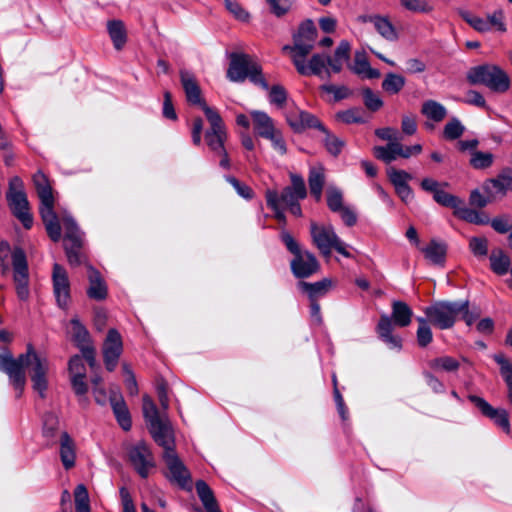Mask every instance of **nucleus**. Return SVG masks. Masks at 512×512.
<instances>
[{
	"mask_svg": "<svg viewBox=\"0 0 512 512\" xmlns=\"http://www.w3.org/2000/svg\"><path fill=\"white\" fill-rule=\"evenodd\" d=\"M26 368L29 370L33 389L43 398L48 387L47 357L37 353L31 344L27 345L26 353L20 354L18 358H13L9 352L0 354V370L8 375L10 382L18 390V396L22 394L26 384Z\"/></svg>",
	"mask_w": 512,
	"mask_h": 512,
	"instance_id": "nucleus-1",
	"label": "nucleus"
},
{
	"mask_svg": "<svg viewBox=\"0 0 512 512\" xmlns=\"http://www.w3.org/2000/svg\"><path fill=\"white\" fill-rule=\"evenodd\" d=\"M33 182L40 199V215L50 239L54 242L60 240L59 219L54 211V197L47 177L42 172L33 176Z\"/></svg>",
	"mask_w": 512,
	"mask_h": 512,
	"instance_id": "nucleus-2",
	"label": "nucleus"
},
{
	"mask_svg": "<svg viewBox=\"0 0 512 512\" xmlns=\"http://www.w3.org/2000/svg\"><path fill=\"white\" fill-rule=\"evenodd\" d=\"M413 311L409 305L403 301H393L391 318L383 314L381 315L377 333L379 337L392 348H401V338L392 334L393 323L399 327H407L410 325Z\"/></svg>",
	"mask_w": 512,
	"mask_h": 512,
	"instance_id": "nucleus-3",
	"label": "nucleus"
},
{
	"mask_svg": "<svg viewBox=\"0 0 512 512\" xmlns=\"http://www.w3.org/2000/svg\"><path fill=\"white\" fill-rule=\"evenodd\" d=\"M227 78L232 82H243L249 78L252 83L268 89V83L262 75L261 66L247 54L232 53L227 70Z\"/></svg>",
	"mask_w": 512,
	"mask_h": 512,
	"instance_id": "nucleus-4",
	"label": "nucleus"
},
{
	"mask_svg": "<svg viewBox=\"0 0 512 512\" xmlns=\"http://www.w3.org/2000/svg\"><path fill=\"white\" fill-rule=\"evenodd\" d=\"M281 240L294 255L290 266L295 277L308 278L319 270L320 264L316 257L309 251H301L298 243L289 232L283 230Z\"/></svg>",
	"mask_w": 512,
	"mask_h": 512,
	"instance_id": "nucleus-5",
	"label": "nucleus"
},
{
	"mask_svg": "<svg viewBox=\"0 0 512 512\" xmlns=\"http://www.w3.org/2000/svg\"><path fill=\"white\" fill-rule=\"evenodd\" d=\"M471 84H483L498 93L506 92L510 87V79L506 72L496 65H479L472 67L467 73Z\"/></svg>",
	"mask_w": 512,
	"mask_h": 512,
	"instance_id": "nucleus-6",
	"label": "nucleus"
},
{
	"mask_svg": "<svg viewBox=\"0 0 512 512\" xmlns=\"http://www.w3.org/2000/svg\"><path fill=\"white\" fill-rule=\"evenodd\" d=\"M465 308L466 304L459 302L438 301L426 307L424 312L432 325L445 330L454 326L461 310Z\"/></svg>",
	"mask_w": 512,
	"mask_h": 512,
	"instance_id": "nucleus-7",
	"label": "nucleus"
},
{
	"mask_svg": "<svg viewBox=\"0 0 512 512\" xmlns=\"http://www.w3.org/2000/svg\"><path fill=\"white\" fill-rule=\"evenodd\" d=\"M310 234L314 245L319 249L322 255L329 256L332 249H335L344 257H351V253L346 249L345 244L336 235L331 225L325 226L311 222Z\"/></svg>",
	"mask_w": 512,
	"mask_h": 512,
	"instance_id": "nucleus-8",
	"label": "nucleus"
},
{
	"mask_svg": "<svg viewBox=\"0 0 512 512\" xmlns=\"http://www.w3.org/2000/svg\"><path fill=\"white\" fill-rule=\"evenodd\" d=\"M60 230L64 229V248L70 265L79 266L85 262V255L81 252L83 235L76 222L70 216L62 218Z\"/></svg>",
	"mask_w": 512,
	"mask_h": 512,
	"instance_id": "nucleus-9",
	"label": "nucleus"
},
{
	"mask_svg": "<svg viewBox=\"0 0 512 512\" xmlns=\"http://www.w3.org/2000/svg\"><path fill=\"white\" fill-rule=\"evenodd\" d=\"M7 201L14 214L26 229L33 224V217L30 213L27 196L23 191V182L19 177H13L9 182Z\"/></svg>",
	"mask_w": 512,
	"mask_h": 512,
	"instance_id": "nucleus-10",
	"label": "nucleus"
},
{
	"mask_svg": "<svg viewBox=\"0 0 512 512\" xmlns=\"http://www.w3.org/2000/svg\"><path fill=\"white\" fill-rule=\"evenodd\" d=\"M318 32L314 22L306 19L293 34V45H286L283 51L289 53L290 58L297 56H308L313 50Z\"/></svg>",
	"mask_w": 512,
	"mask_h": 512,
	"instance_id": "nucleus-11",
	"label": "nucleus"
},
{
	"mask_svg": "<svg viewBox=\"0 0 512 512\" xmlns=\"http://www.w3.org/2000/svg\"><path fill=\"white\" fill-rule=\"evenodd\" d=\"M13 282L17 297L21 301L28 300L30 296L29 289V269L24 250L15 247L12 253Z\"/></svg>",
	"mask_w": 512,
	"mask_h": 512,
	"instance_id": "nucleus-12",
	"label": "nucleus"
},
{
	"mask_svg": "<svg viewBox=\"0 0 512 512\" xmlns=\"http://www.w3.org/2000/svg\"><path fill=\"white\" fill-rule=\"evenodd\" d=\"M307 56H297L291 59L297 72L303 76L315 75L323 78H330V69L327 68L326 56L324 54L315 53L308 61Z\"/></svg>",
	"mask_w": 512,
	"mask_h": 512,
	"instance_id": "nucleus-13",
	"label": "nucleus"
},
{
	"mask_svg": "<svg viewBox=\"0 0 512 512\" xmlns=\"http://www.w3.org/2000/svg\"><path fill=\"white\" fill-rule=\"evenodd\" d=\"M129 459L142 478H147L150 469L155 467L153 454L145 442H138L128 451Z\"/></svg>",
	"mask_w": 512,
	"mask_h": 512,
	"instance_id": "nucleus-14",
	"label": "nucleus"
},
{
	"mask_svg": "<svg viewBox=\"0 0 512 512\" xmlns=\"http://www.w3.org/2000/svg\"><path fill=\"white\" fill-rule=\"evenodd\" d=\"M468 399L475 405L481 414L494 422L504 432H510L509 414L503 408H494L484 398L470 395Z\"/></svg>",
	"mask_w": 512,
	"mask_h": 512,
	"instance_id": "nucleus-15",
	"label": "nucleus"
},
{
	"mask_svg": "<svg viewBox=\"0 0 512 512\" xmlns=\"http://www.w3.org/2000/svg\"><path fill=\"white\" fill-rule=\"evenodd\" d=\"M163 459L168 468V478L183 489L191 487V477L188 469L179 459L175 451L163 453Z\"/></svg>",
	"mask_w": 512,
	"mask_h": 512,
	"instance_id": "nucleus-16",
	"label": "nucleus"
},
{
	"mask_svg": "<svg viewBox=\"0 0 512 512\" xmlns=\"http://www.w3.org/2000/svg\"><path fill=\"white\" fill-rule=\"evenodd\" d=\"M123 351L122 338L116 329H110L103 343V357L106 369L113 371Z\"/></svg>",
	"mask_w": 512,
	"mask_h": 512,
	"instance_id": "nucleus-17",
	"label": "nucleus"
},
{
	"mask_svg": "<svg viewBox=\"0 0 512 512\" xmlns=\"http://www.w3.org/2000/svg\"><path fill=\"white\" fill-rule=\"evenodd\" d=\"M510 172L511 168H504L495 177L484 181L482 189L484 194L488 195L492 201L497 198H503L507 195L508 191H511L510 187Z\"/></svg>",
	"mask_w": 512,
	"mask_h": 512,
	"instance_id": "nucleus-18",
	"label": "nucleus"
},
{
	"mask_svg": "<svg viewBox=\"0 0 512 512\" xmlns=\"http://www.w3.org/2000/svg\"><path fill=\"white\" fill-rule=\"evenodd\" d=\"M52 280L58 305L61 308H67L70 299V283L66 270L57 263L53 266Z\"/></svg>",
	"mask_w": 512,
	"mask_h": 512,
	"instance_id": "nucleus-19",
	"label": "nucleus"
},
{
	"mask_svg": "<svg viewBox=\"0 0 512 512\" xmlns=\"http://www.w3.org/2000/svg\"><path fill=\"white\" fill-rule=\"evenodd\" d=\"M287 122L295 132H302L311 128H315L320 131L325 130V126L315 115L303 110L290 112L287 115Z\"/></svg>",
	"mask_w": 512,
	"mask_h": 512,
	"instance_id": "nucleus-20",
	"label": "nucleus"
},
{
	"mask_svg": "<svg viewBox=\"0 0 512 512\" xmlns=\"http://www.w3.org/2000/svg\"><path fill=\"white\" fill-rule=\"evenodd\" d=\"M149 431L155 442L163 447V453L175 451L174 438L172 435L171 427L166 420L153 424L149 427Z\"/></svg>",
	"mask_w": 512,
	"mask_h": 512,
	"instance_id": "nucleus-21",
	"label": "nucleus"
},
{
	"mask_svg": "<svg viewBox=\"0 0 512 512\" xmlns=\"http://www.w3.org/2000/svg\"><path fill=\"white\" fill-rule=\"evenodd\" d=\"M180 80L189 103L200 106L205 104V101L201 96V89L195 76L191 72L187 70H181Z\"/></svg>",
	"mask_w": 512,
	"mask_h": 512,
	"instance_id": "nucleus-22",
	"label": "nucleus"
},
{
	"mask_svg": "<svg viewBox=\"0 0 512 512\" xmlns=\"http://www.w3.org/2000/svg\"><path fill=\"white\" fill-rule=\"evenodd\" d=\"M87 268L89 280V287L87 289L88 297L97 301L106 299L108 289L100 272L90 265H88Z\"/></svg>",
	"mask_w": 512,
	"mask_h": 512,
	"instance_id": "nucleus-23",
	"label": "nucleus"
},
{
	"mask_svg": "<svg viewBox=\"0 0 512 512\" xmlns=\"http://www.w3.org/2000/svg\"><path fill=\"white\" fill-rule=\"evenodd\" d=\"M350 51V43L343 40L335 49L333 56H326L327 68L330 69V74L342 71L344 63L350 59Z\"/></svg>",
	"mask_w": 512,
	"mask_h": 512,
	"instance_id": "nucleus-24",
	"label": "nucleus"
},
{
	"mask_svg": "<svg viewBox=\"0 0 512 512\" xmlns=\"http://www.w3.org/2000/svg\"><path fill=\"white\" fill-rule=\"evenodd\" d=\"M250 115L257 135L263 138H271L272 133L276 131L272 118L267 113L257 110L251 111Z\"/></svg>",
	"mask_w": 512,
	"mask_h": 512,
	"instance_id": "nucleus-25",
	"label": "nucleus"
},
{
	"mask_svg": "<svg viewBox=\"0 0 512 512\" xmlns=\"http://www.w3.org/2000/svg\"><path fill=\"white\" fill-rule=\"evenodd\" d=\"M363 22H370L373 24L375 30L386 40L395 41L397 39V33L391 22L379 15H368L360 18Z\"/></svg>",
	"mask_w": 512,
	"mask_h": 512,
	"instance_id": "nucleus-26",
	"label": "nucleus"
},
{
	"mask_svg": "<svg viewBox=\"0 0 512 512\" xmlns=\"http://www.w3.org/2000/svg\"><path fill=\"white\" fill-rule=\"evenodd\" d=\"M111 407L113 413L123 430L128 431L131 429L132 422L129 410L122 397L111 396Z\"/></svg>",
	"mask_w": 512,
	"mask_h": 512,
	"instance_id": "nucleus-27",
	"label": "nucleus"
},
{
	"mask_svg": "<svg viewBox=\"0 0 512 512\" xmlns=\"http://www.w3.org/2000/svg\"><path fill=\"white\" fill-rule=\"evenodd\" d=\"M421 251L425 258L432 264L443 265L445 262L447 246L445 243L433 239L426 247L422 248Z\"/></svg>",
	"mask_w": 512,
	"mask_h": 512,
	"instance_id": "nucleus-28",
	"label": "nucleus"
},
{
	"mask_svg": "<svg viewBox=\"0 0 512 512\" xmlns=\"http://www.w3.org/2000/svg\"><path fill=\"white\" fill-rule=\"evenodd\" d=\"M331 286V281L328 279H323L318 282L308 283L305 281H300L298 283V288L307 294L309 300L317 301L318 298L323 297L329 291Z\"/></svg>",
	"mask_w": 512,
	"mask_h": 512,
	"instance_id": "nucleus-29",
	"label": "nucleus"
},
{
	"mask_svg": "<svg viewBox=\"0 0 512 512\" xmlns=\"http://www.w3.org/2000/svg\"><path fill=\"white\" fill-rule=\"evenodd\" d=\"M421 113L428 120L440 123L446 118L447 109L443 104L435 100H426L422 103Z\"/></svg>",
	"mask_w": 512,
	"mask_h": 512,
	"instance_id": "nucleus-30",
	"label": "nucleus"
},
{
	"mask_svg": "<svg viewBox=\"0 0 512 512\" xmlns=\"http://www.w3.org/2000/svg\"><path fill=\"white\" fill-rule=\"evenodd\" d=\"M196 491L206 512H221L213 491L205 481L199 480L196 482Z\"/></svg>",
	"mask_w": 512,
	"mask_h": 512,
	"instance_id": "nucleus-31",
	"label": "nucleus"
},
{
	"mask_svg": "<svg viewBox=\"0 0 512 512\" xmlns=\"http://www.w3.org/2000/svg\"><path fill=\"white\" fill-rule=\"evenodd\" d=\"M60 458L65 469H70L75 465V448L71 437L63 432L60 438Z\"/></svg>",
	"mask_w": 512,
	"mask_h": 512,
	"instance_id": "nucleus-32",
	"label": "nucleus"
},
{
	"mask_svg": "<svg viewBox=\"0 0 512 512\" xmlns=\"http://www.w3.org/2000/svg\"><path fill=\"white\" fill-rule=\"evenodd\" d=\"M325 182V174L323 166L311 167L309 171L308 183L311 194L317 201L321 199L322 190Z\"/></svg>",
	"mask_w": 512,
	"mask_h": 512,
	"instance_id": "nucleus-33",
	"label": "nucleus"
},
{
	"mask_svg": "<svg viewBox=\"0 0 512 512\" xmlns=\"http://www.w3.org/2000/svg\"><path fill=\"white\" fill-rule=\"evenodd\" d=\"M107 30L116 50H121L127 41L124 24L120 20H112L107 23Z\"/></svg>",
	"mask_w": 512,
	"mask_h": 512,
	"instance_id": "nucleus-34",
	"label": "nucleus"
},
{
	"mask_svg": "<svg viewBox=\"0 0 512 512\" xmlns=\"http://www.w3.org/2000/svg\"><path fill=\"white\" fill-rule=\"evenodd\" d=\"M70 324L71 328L69 333L77 347L80 350H83V348L92 346L88 330L78 321V319L73 318Z\"/></svg>",
	"mask_w": 512,
	"mask_h": 512,
	"instance_id": "nucleus-35",
	"label": "nucleus"
},
{
	"mask_svg": "<svg viewBox=\"0 0 512 512\" xmlns=\"http://www.w3.org/2000/svg\"><path fill=\"white\" fill-rule=\"evenodd\" d=\"M454 215L464 221L476 225L489 224V217L486 214L480 213L472 208H468L464 206L463 203L458 206L456 211H454Z\"/></svg>",
	"mask_w": 512,
	"mask_h": 512,
	"instance_id": "nucleus-36",
	"label": "nucleus"
},
{
	"mask_svg": "<svg viewBox=\"0 0 512 512\" xmlns=\"http://www.w3.org/2000/svg\"><path fill=\"white\" fill-rule=\"evenodd\" d=\"M400 152V140L388 143L386 146H377L374 148V156L387 164L400 157Z\"/></svg>",
	"mask_w": 512,
	"mask_h": 512,
	"instance_id": "nucleus-37",
	"label": "nucleus"
},
{
	"mask_svg": "<svg viewBox=\"0 0 512 512\" xmlns=\"http://www.w3.org/2000/svg\"><path fill=\"white\" fill-rule=\"evenodd\" d=\"M353 72L363 78L377 79L380 77V71L370 66V63L363 54L357 53L354 59Z\"/></svg>",
	"mask_w": 512,
	"mask_h": 512,
	"instance_id": "nucleus-38",
	"label": "nucleus"
},
{
	"mask_svg": "<svg viewBox=\"0 0 512 512\" xmlns=\"http://www.w3.org/2000/svg\"><path fill=\"white\" fill-rule=\"evenodd\" d=\"M227 139L226 130H207L205 133V142L209 149L214 153H223L224 143Z\"/></svg>",
	"mask_w": 512,
	"mask_h": 512,
	"instance_id": "nucleus-39",
	"label": "nucleus"
},
{
	"mask_svg": "<svg viewBox=\"0 0 512 512\" xmlns=\"http://www.w3.org/2000/svg\"><path fill=\"white\" fill-rule=\"evenodd\" d=\"M494 360L500 365V374L507 386V400L512 405V363L504 355H495Z\"/></svg>",
	"mask_w": 512,
	"mask_h": 512,
	"instance_id": "nucleus-40",
	"label": "nucleus"
},
{
	"mask_svg": "<svg viewBox=\"0 0 512 512\" xmlns=\"http://www.w3.org/2000/svg\"><path fill=\"white\" fill-rule=\"evenodd\" d=\"M319 89L322 93L332 96V98L327 99L328 102H339L352 95V90L345 85L323 84Z\"/></svg>",
	"mask_w": 512,
	"mask_h": 512,
	"instance_id": "nucleus-41",
	"label": "nucleus"
},
{
	"mask_svg": "<svg viewBox=\"0 0 512 512\" xmlns=\"http://www.w3.org/2000/svg\"><path fill=\"white\" fill-rule=\"evenodd\" d=\"M428 366L436 372H455L459 369L460 363L451 356H441L430 360Z\"/></svg>",
	"mask_w": 512,
	"mask_h": 512,
	"instance_id": "nucleus-42",
	"label": "nucleus"
},
{
	"mask_svg": "<svg viewBox=\"0 0 512 512\" xmlns=\"http://www.w3.org/2000/svg\"><path fill=\"white\" fill-rule=\"evenodd\" d=\"M490 262L491 269L498 275H504L509 270L510 259L502 250L492 251Z\"/></svg>",
	"mask_w": 512,
	"mask_h": 512,
	"instance_id": "nucleus-43",
	"label": "nucleus"
},
{
	"mask_svg": "<svg viewBox=\"0 0 512 512\" xmlns=\"http://www.w3.org/2000/svg\"><path fill=\"white\" fill-rule=\"evenodd\" d=\"M406 80L403 76L395 73L386 74L382 89L388 94H398L405 86Z\"/></svg>",
	"mask_w": 512,
	"mask_h": 512,
	"instance_id": "nucleus-44",
	"label": "nucleus"
},
{
	"mask_svg": "<svg viewBox=\"0 0 512 512\" xmlns=\"http://www.w3.org/2000/svg\"><path fill=\"white\" fill-rule=\"evenodd\" d=\"M75 512H91L90 500L87 488L83 484L76 486L74 490Z\"/></svg>",
	"mask_w": 512,
	"mask_h": 512,
	"instance_id": "nucleus-45",
	"label": "nucleus"
},
{
	"mask_svg": "<svg viewBox=\"0 0 512 512\" xmlns=\"http://www.w3.org/2000/svg\"><path fill=\"white\" fill-rule=\"evenodd\" d=\"M336 118L345 124H362L367 122L361 108H351L340 111L336 114Z\"/></svg>",
	"mask_w": 512,
	"mask_h": 512,
	"instance_id": "nucleus-46",
	"label": "nucleus"
},
{
	"mask_svg": "<svg viewBox=\"0 0 512 512\" xmlns=\"http://www.w3.org/2000/svg\"><path fill=\"white\" fill-rule=\"evenodd\" d=\"M143 414L146 421L148 422L149 427L152 426L153 424L165 420L163 417L160 416L156 405L148 396H145L143 398Z\"/></svg>",
	"mask_w": 512,
	"mask_h": 512,
	"instance_id": "nucleus-47",
	"label": "nucleus"
},
{
	"mask_svg": "<svg viewBox=\"0 0 512 512\" xmlns=\"http://www.w3.org/2000/svg\"><path fill=\"white\" fill-rule=\"evenodd\" d=\"M325 135L323 139L326 150L333 156H338L345 146L344 140L330 133L326 128L322 131Z\"/></svg>",
	"mask_w": 512,
	"mask_h": 512,
	"instance_id": "nucleus-48",
	"label": "nucleus"
},
{
	"mask_svg": "<svg viewBox=\"0 0 512 512\" xmlns=\"http://www.w3.org/2000/svg\"><path fill=\"white\" fill-rule=\"evenodd\" d=\"M458 14L460 17L466 21L471 27H473L478 32H488V22H486V19L480 18L478 16L473 15L467 10L460 9L458 11Z\"/></svg>",
	"mask_w": 512,
	"mask_h": 512,
	"instance_id": "nucleus-49",
	"label": "nucleus"
},
{
	"mask_svg": "<svg viewBox=\"0 0 512 512\" xmlns=\"http://www.w3.org/2000/svg\"><path fill=\"white\" fill-rule=\"evenodd\" d=\"M266 202L268 207H270L274 211L275 218L285 224L286 223V217L284 215L283 210L281 209V206L279 205V194L275 190H267L266 191Z\"/></svg>",
	"mask_w": 512,
	"mask_h": 512,
	"instance_id": "nucleus-50",
	"label": "nucleus"
},
{
	"mask_svg": "<svg viewBox=\"0 0 512 512\" xmlns=\"http://www.w3.org/2000/svg\"><path fill=\"white\" fill-rule=\"evenodd\" d=\"M201 108L210 124V128L208 130H226L224 122L217 110L209 107L206 103L202 104Z\"/></svg>",
	"mask_w": 512,
	"mask_h": 512,
	"instance_id": "nucleus-51",
	"label": "nucleus"
},
{
	"mask_svg": "<svg viewBox=\"0 0 512 512\" xmlns=\"http://www.w3.org/2000/svg\"><path fill=\"white\" fill-rule=\"evenodd\" d=\"M494 161V156L490 152L474 151L471 155L470 164L475 169L489 168Z\"/></svg>",
	"mask_w": 512,
	"mask_h": 512,
	"instance_id": "nucleus-52",
	"label": "nucleus"
},
{
	"mask_svg": "<svg viewBox=\"0 0 512 512\" xmlns=\"http://www.w3.org/2000/svg\"><path fill=\"white\" fill-rule=\"evenodd\" d=\"M363 103L371 112H376L383 106V101L378 94L370 88L362 89Z\"/></svg>",
	"mask_w": 512,
	"mask_h": 512,
	"instance_id": "nucleus-53",
	"label": "nucleus"
},
{
	"mask_svg": "<svg viewBox=\"0 0 512 512\" xmlns=\"http://www.w3.org/2000/svg\"><path fill=\"white\" fill-rule=\"evenodd\" d=\"M465 131V127L462 125L459 119L452 118L446 123L443 130V135L447 140H455L460 138Z\"/></svg>",
	"mask_w": 512,
	"mask_h": 512,
	"instance_id": "nucleus-54",
	"label": "nucleus"
},
{
	"mask_svg": "<svg viewBox=\"0 0 512 512\" xmlns=\"http://www.w3.org/2000/svg\"><path fill=\"white\" fill-rule=\"evenodd\" d=\"M433 199L440 205L452 208L454 211L458 208L460 204H462V200L458 197L447 193L441 188L436 191V194L433 196Z\"/></svg>",
	"mask_w": 512,
	"mask_h": 512,
	"instance_id": "nucleus-55",
	"label": "nucleus"
},
{
	"mask_svg": "<svg viewBox=\"0 0 512 512\" xmlns=\"http://www.w3.org/2000/svg\"><path fill=\"white\" fill-rule=\"evenodd\" d=\"M327 205L333 212H339L345 206L343 205V195L338 188L329 187L327 189Z\"/></svg>",
	"mask_w": 512,
	"mask_h": 512,
	"instance_id": "nucleus-56",
	"label": "nucleus"
},
{
	"mask_svg": "<svg viewBox=\"0 0 512 512\" xmlns=\"http://www.w3.org/2000/svg\"><path fill=\"white\" fill-rule=\"evenodd\" d=\"M403 8L414 13H429L433 10L428 0H400Z\"/></svg>",
	"mask_w": 512,
	"mask_h": 512,
	"instance_id": "nucleus-57",
	"label": "nucleus"
},
{
	"mask_svg": "<svg viewBox=\"0 0 512 512\" xmlns=\"http://www.w3.org/2000/svg\"><path fill=\"white\" fill-rule=\"evenodd\" d=\"M269 90V101L271 104L282 108L287 101V91L282 85H273Z\"/></svg>",
	"mask_w": 512,
	"mask_h": 512,
	"instance_id": "nucleus-58",
	"label": "nucleus"
},
{
	"mask_svg": "<svg viewBox=\"0 0 512 512\" xmlns=\"http://www.w3.org/2000/svg\"><path fill=\"white\" fill-rule=\"evenodd\" d=\"M269 6L270 12L276 17L285 16L292 7L290 0H265Z\"/></svg>",
	"mask_w": 512,
	"mask_h": 512,
	"instance_id": "nucleus-59",
	"label": "nucleus"
},
{
	"mask_svg": "<svg viewBox=\"0 0 512 512\" xmlns=\"http://www.w3.org/2000/svg\"><path fill=\"white\" fill-rule=\"evenodd\" d=\"M388 177L394 187L407 185L408 181L412 179V175L404 170H398L394 167H390L387 170Z\"/></svg>",
	"mask_w": 512,
	"mask_h": 512,
	"instance_id": "nucleus-60",
	"label": "nucleus"
},
{
	"mask_svg": "<svg viewBox=\"0 0 512 512\" xmlns=\"http://www.w3.org/2000/svg\"><path fill=\"white\" fill-rule=\"evenodd\" d=\"M86 376H73L70 377V382L74 393L79 397L81 403L86 402L85 395L88 392V384L85 381Z\"/></svg>",
	"mask_w": 512,
	"mask_h": 512,
	"instance_id": "nucleus-61",
	"label": "nucleus"
},
{
	"mask_svg": "<svg viewBox=\"0 0 512 512\" xmlns=\"http://www.w3.org/2000/svg\"><path fill=\"white\" fill-rule=\"evenodd\" d=\"M469 248L477 257H484L488 253V240L485 237H471Z\"/></svg>",
	"mask_w": 512,
	"mask_h": 512,
	"instance_id": "nucleus-62",
	"label": "nucleus"
},
{
	"mask_svg": "<svg viewBox=\"0 0 512 512\" xmlns=\"http://www.w3.org/2000/svg\"><path fill=\"white\" fill-rule=\"evenodd\" d=\"M68 370L70 377L86 376V368L82 356L74 355L71 357L68 363Z\"/></svg>",
	"mask_w": 512,
	"mask_h": 512,
	"instance_id": "nucleus-63",
	"label": "nucleus"
},
{
	"mask_svg": "<svg viewBox=\"0 0 512 512\" xmlns=\"http://www.w3.org/2000/svg\"><path fill=\"white\" fill-rule=\"evenodd\" d=\"M489 223L492 228L500 234L507 233L512 229V223L510 221V216L508 215L495 217L491 221L489 220Z\"/></svg>",
	"mask_w": 512,
	"mask_h": 512,
	"instance_id": "nucleus-64",
	"label": "nucleus"
}]
</instances>
